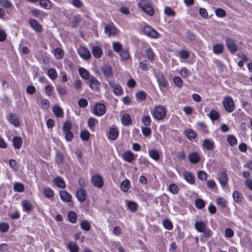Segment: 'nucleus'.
<instances>
[{
  "mask_svg": "<svg viewBox=\"0 0 252 252\" xmlns=\"http://www.w3.org/2000/svg\"><path fill=\"white\" fill-rule=\"evenodd\" d=\"M142 10L149 16H153L154 14V9L149 0H141L138 3Z\"/></svg>",
  "mask_w": 252,
  "mask_h": 252,
  "instance_id": "f257e3e1",
  "label": "nucleus"
},
{
  "mask_svg": "<svg viewBox=\"0 0 252 252\" xmlns=\"http://www.w3.org/2000/svg\"><path fill=\"white\" fill-rule=\"evenodd\" d=\"M166 110L162 106H158L156 107L152 113L153 117L158 120H162L165 116Z\"/></svg>",
  "mask_w": 252,
  "mask_h": 252,
  "instance_id": "f03ea898",
  "label": "nucleus"
},
{
  "mask_svg": "<svg viewBox=\"0 0 252 252\" xmlns=\"http://www.w3.org/2000/svg\"><path fill=\"white\" fill-rule=\"evenodd\" d=\"M223 104L226 111L229 113L233 112L234 110V102L232 98L228 96L224 98Z\"/></svg>",
  "mask_w": 252,
  "mask_h": 252,
  "instance_id": "7ed1b4c3",
  "label": "nucleus"
},
{
  "mask_svg": "<svg viewBox=\"0 0 252 252\" xmlns=\"http://www.w3.org/2000/svg\"><path fill=\"white\" fill-rule=\"evenodd\" d=\"M143 32L146 35L151 38H157L158 36V33L157 31L149 26L144 27Z\"/></svg>",
  "mask_w": 252,
  "mask_h": 252,
  "instance_id": "20e7f679",
  "label": "nucleus"
},
{
  "mask_svg": "<svg viewBox=\"0 0 252 252\" xmlns=\"http://www.w3.org/2000/svg\"><path fill=\"white\" fill-rule=\"evenodd\" d=\"M106 112L105 106L102 103L96 104L93 110L94 114L97 116H101Z\"/></svg>",
  "mask_w": 252,
  "mask_h": 252,
  "instance_id": "39448f33",
  "label": "nucleus"
},
{
  "mask_svg": "<svg viewBox=\"0 0 252 252\" xmlns=\"http://www.w3.org/2000/svg\"><path fill=\"white\" fill-rule=\"evenodd\" d=\"M109 84L113 89V92L115 95H121L122 94L123 89L119 84L115 83L114 81H109Z\"/></svg>",
  "mask_w": 252,
  "mask_h": 252,
  "instance_id": "423d86ee",
  "label": "nucleus"
},
{
  "mask_svg": "<svg viewBox=\"0 0 252 252\" xmlns=\"http://www.w3.org/2000/svg\"><path fill=\"white\" fill-rule=\"evenodd\" d=\"M91 180L93 185L97 188H101L103 186V179L102 177L98 175L93 176Z\"/></svg>",
  "mask_w": 252,
  "mask_h": 252,
  "instance_id": "0eeeda50",
  "label": "nucleus"
},
{
  "mask_svg": "<svg viewBox=\"0 0 252 252\" xmlns=\"http://www.w3.org/2000/svg\"><path fill=\"white\" fill-rule=\"evenodd\" d=\"M117 32V29L112 24H107L105 26L104 32L108 36L115 35Z\"/></svg>",
  "mask_w": 252,
  "mask_h": 252,
  "instance_id": "6e6552de",
  "label": "nucleus"
},
{
  "mask_svg": "<svg viewBox=\"0 0 252 252\" xmlns=\"http://www.w3.org/2000/svg\"><path fill=\"white\" fill-rule=\"evenodd\" d=\"M225 42L226 45L230 52L233 53L237 51V46L232 39L227 37L225 40Z\"/></svg>",
  "mask_w": 252,
  "mask_h": 252,
  "instance_id": "1a4fd4ad",
  "label": "nucleus"
},
{
  "mask_svg": "<svg viewBox=\"0 0 252 252\" xmlns=\"http://www.w3.org/2000/svg\"><path fill=\"white\" fill-rule=\"evenodd\" d=\"M218 179L222 187H225L227 185L228 179L226 171H224L223 169L222 171H221V173L218 175Z\"/></svg>",
  "mask_w": 252,
  "mask_h": 252,
  "instance_id": "9d476101",
  "label": "nucleus"
},
{
  "mask_svg": "<svg viewBox=\"0 0 252 252\" xmlns=\"http://www.w3.org/2000/svg\"><path fill=\"white\" fill-rule=\"evenodd\" d=\"M202 147L207 151H212L215 148V143L212 140L207 138L203 140Z\"/></svg>",
  "mask_w": 252,
  "mask_h": 252,
  "instance_id": "9b49d317",
  "label": "nucleus"
},
{
  "mask_svg": "<svg viewBox=\"0 0 252 252\" xmlns=\"http://www.w3.org/2000/svg\"><path fill=\"white\" fill-rule=\"evenodd\" d=\"M29 24L31 27L37 32H41L42 31V26L34 19H31L29 20Z\"/></svg>",
  "mask_w": 252,
  "mask_h": 252,
  "instance_id": "f8f14e48",
  "label": "nucleus"
},
{
  "mask_svg": "<svg viewBox=\"0 0 252 252\" xmlns=\"http://www.w3.org/2000/svg\"><path fill=\"white\" fill-rule=\"evenodd\" d=\"M101 70L105 77H110L112 75L113 69L108 64H104L101 66Z\"/></svg>",
  "mask_w": 252,
  "mask_h": 252,
  "instance_id": "ddd939ff",
  "label": "nucleus"
},
{
  "mask_svg": "<svg viewBox=\"0 0 252 252\" xmlns=\"http://www.w3.org/2000/svg\"><path fill=\"white\" fill-rule=\"evenodd\" d=\"M78 53L80 56L85 60L89 59L91 56L90 51L85 47H81L79 48Z\"/></svg>",
  "mask_w": 252,
  "mask_h": 252,
  "instance_id": "4468645a",
  "label": "nucleus"
},
{
  "mask_svg": "<svg viewBox=\"0 0 252 252\" xmlns=\"http://www.w3.org/2000/svg\"><path fill=\"white\" fill-rule=\"evenodd\" d=\"M89 86L93 90H97L100 85V82L94 77L91 76L88 81Z\"/></svg>",
  "mask_w": 252,
  "mask_h": 252,
  "instance_id": "2eb2a0df",
  "label": "nucleus"
},
{
  "mask_svg": "<svg viewBox=\"0 0 252 252\" xmlns=\"http://www.w3.org/2000/svg\"><path fill=\"white\" fill-rule=\"evenodd\" d=\"M76 197L80 202H82L84 201L87 197L86 191L81 188L79 189L76 191Z\"/></svg>",
  "mask_w": 252,
  "mask_h": 252,
  "instance_id": "dca6fc26",
  "label": "nucleus"
},
{
  "mask_svg": "<svg viewBox=\"0 0 252 252\" xmlns=\"http://www.w3.org/2000/svg\"><path fill=\"white\" fill-rule=\"evenodd\" d=\"M122 158L124 160L128 162H131L135 158L134 154L130 151L124 152Z\"/></svg>",
  "mask_w": 252,
  "mask_h": 252,
  "instance_id": "f3484780",
  "label": "nucleus"
},
{
  "mask_svg": "<svg viewBox=\"0 0 252 252\" xmlns=\"http://www.w3.org/2000/svg\"><path fill=\"white\" fill-rule=\"evenodd\" d=\"M189 159L192 164H196L200 160V157L197 152H192L189 155Z\"/></svg>",
  "mask_w": 252,
  "mask_h": 252,
  "instance_id": "a211bd4d",
  "label": "nucleus"
},
{
  "mask_svg": "<svg viewBox=\"0 0 252 252\" xmlns=\"http://www.w3.org/2000/svg\"><path fill=\"white\" fill-rule=\"evenodd\" d=\"M60 196L63 201L66 202L71 201L72 198L71 195L68 192L64 190L60 191Z\"/></svg>",
  "mask_w": 252,
  "mask_h": 252,
  "instance_id": "6ab92c4d",
  "label": "nucleus"
},
{
  "mask_svg": "<svg viewBox=\"0 0 252 252\" xmlns=\"http://www.w3.org/2000/svg\"><path fill=\"white\" fill-rule=\"evenodd\" d=\"M118 130L115 127L110 128L108 132V138L110 140H116L118 136Z\"/></svg>",
  "mask_w": 252,
  "mask_h": 252,
  "instance_id": "aec40b11",
  "label": "nucleus"
},
{
  "mask_svg": "<svg viewBox=\"0 0 252 252\" xmlns=\"http://www.w3.org/2000/svg\"><path fill=\"white\" fill-rule=\"evenodd\" d=\"M92 53L94 58L98 59L101 57L102 51L99 47L95 46L92 48Z\"/></svg>",
  "mask_w": 252,
  "mask_h": 252,
  "instance_id": "412c9836",
  "label": "nucleus"
},
{
  "mask_svg": "<svg viewBox=\"0 0 252 252\" xmlns=\"http://www.w3.org/2000/svg\"><path fill=\"white\" fill-rule=\"evenodd\" d=\"M38 1L40 6L46 9H51L52 7V3L49 0H39Z\"/></svg>",
  "mask_w": 252,
  "mask_h": 252,
  "instance_id": "4be33fe9",
  "label": "nucleus"
},
{
  "mask_svg": "<svg viewBox=\"0 0 252 252\" xmlns=\"http://www.w3.org/2000/svg\"><path fill=\"white\" fill-rule=\"evenodd\" d=\"M121 122L125 126H129L132 124L130 115L128 114H124L121 117Z\"/></svg>",
  "mask_w": 252,
  "mask_h": 252,
  "instance_id": "5701e85b",
  "label": "nucleus"
},
{
  "mask_svg": "<svg viewBox=\"0 0 252 252\" xmlns=\"http://www.w3.org/2000/svg\"><path fill=\"white\" fill-rule=\"evenodd\" d=\"M53 182L56 186L60 188L64 189L65 187V184L63 180L60 177L55 178Z\"/></svg>",
  "mask_w": 252,
  "mask_h": 252,
  "instance_id": "b1692460",
  "label": "nucleus"
},
{
  "mask_svg": "<svg viewBox=\"0 0 252 252\" xmlns=\"http://www.w3.org/2000/svg\"><path fill=\"white\" fill-rule=\"evenodd\" d=\"M194 226L196 230L199 232H204L206 228V224L202 221L196 222Z\"/></svg>",
  "mask_w": 252,
  "mask_h": 252,
  "instance_id": "393cba45",
  "label": "nucleus"
},
{
  "mask_svg": "<svg viewBox=\"0 0 252 252\" xmlns=\"http://www.w3.org/2000/svg\"><path fill=\"white\" fill-rule=\"evenodd\" d=\"M183 176L186 181L190 184L194 183V179L192 174L188 171H185L183 173Z\"/></svg>",
  "mask_w": 252,
  "mask_h": 252,
  "instance_id": "a878e982",
  "label": "nucleus"
},
{
  "mask_svg": "<svg viewBox=\"0 0 252 252\" xmlns=\"http://www.w3.org/2000/svg\"><path fill=\"white\" fill-rule=\"evenodd\" d=\"M8 121L15 126H19V122L18 118L17 116L14 114L11 113L9 115Z\"/></svg>",
  "mask_w": 252,
  "mask_h": 252,
  "instance_id": "bb28decb",
  "label": "nucleus"
},
{
  "mask_svg": "<svg viewBox=\"0 0 252 252\" xmlns=\"http://www.w3.org/2000/svg\"><path fill=\"white\" fill-rule=\"evenodd\" d=\"M224 46L221 44H216L213 45V51L216 54H220L223 52Z\"/></svg>",
  "mask_w": 252,
  "mask_h": 252,
  "instance_id": "cd10ccee",
  "label": "nucleus"
},
{
  "mask_svg": "<svg viewBox=\"0 0 252 252\" xmlns=\"http://www.w3.org/2000/svg\"><path fill=\"white\" fill-rule=\"evenodd\" d=\"M53 111L57 117L62 118L63 117V112L62 109L58 105H56L53 107Z\"/></svg>",
  "mask_w": 252,
  "mask_h": 252,
  "instance_id": "c85d7f7f",
  "label": "nucleus"
},
{
  "mask_svg": "<svg viewBox=\"0 0 252 252\" xmlns=\"http://www.w3.org/2000/svg\"><path fill=\"white\" fill-rule=\"evenodd\" d=\"M157 81L160 87H165L167 85V82L162 74H158L157 77Z\"/></svg>",
  "mask_w": 252,
  "mask_h": 252,
  "instance_id": "c756f323",
  "label": "nucleus"
},
{
  "mask_svg": "<svg viewBox=\"0 0 252 252\" xmlns=\"http://www.w3.org/2000/svg\"><path fill=\"white\" fill-rule=\"evenodd\" d=\"M13 144L15 148L19 149H20L22 144V140L20 137H14L13 138Z\"/></svg>",
  "mask_w": 252,
  "mask_h": 252,
  "instance_id": "7c9ffc66",
  "label": "nucleus"
},
{
  "mask_svg": "<svg viewBox=\"0 0 252 252\" xmlns=\"http://www.w3.org/2000/svg\"><path fill=\"white\" fill-rule=\"evenodd\" d=\"M145 54L147 58L150 61H153L155 57V54L153 49L149 47L145 51Z\"/></svg>",
  "mask_w": 252,
  "mask_h": 252,
  "instance_id": "2f4dec72",
  "label": "nucleus"
},
{
  "mask_svg": "<svg viewBox=\"0 0 252 252\" xmlns=\"http://www.w3.org/2000/svg\"><path fill=\"white\" fill-rule=\"evenodd\" d=\"M130 182L128 180L126 179L121 184V189L124 192H127L130 187Z\"/></svg>",
  "mask_w": 252,
  "mask_h": 252,
  "instance_id": "473e14b6",
  "label": "nucleus"
},
{
  "mask_svg": "<svg viewBox=\"0 0 252 252\" xmlns=\"http://www.w3.org/2000/svg\"><path fill=\"white\" fill-rule=\"evenodd\" d=\"M185 134L187 137L191 141L194 140L196 136L195 132L190 129H187L185 131Z\"/></svg>",
  "mask_w": 252,
  "mask_h": 252,
  "instance_id": "72a5a7b5",
  "label": "nucleus"
},
{
  "mask_svg": "<svg viewBox=\"0 0 252 252\" xmlns=\"http://www.w3.org/2000/svg\"><path fill=\"white\" fill-rule=\"evenodd\" d=\"M80 76L85 80L90 79V76L88 72L84 68L80 67L78 69Z\"/></svg>",
  "mask_w": 252,
  "mask_h": 252,
  "instance_id": "f704fd0d",
  "label": "nucleus"
},
{
  "mask_svg": "<svg viewBox=\"0 0 252 252\" xmlns=\"http://www.w3.org/2000/svg\"><path fill=\"white\" fill-rule=\"evenodd\" d=\"M22 206L25 212L30 211L32 208V205L29 201L24 200L22 202Z\"/></svg>",
  "mask_w": 252,
  "mask_h": 252,
  "instance_id": "c9c22d12",
  "label": "nucleus"
},
{
  "mask_svg": "<svg viewBox=\"0 0 252 252\" xmlns=\"http://www.w3.org/2000/svg\"><path fill=\"white\" fill-rule=\"evenodd\" d=\"M54 54L57 59H62L64 55V52L63 49L60 48H56L54 50Z\"/></svg>",
  "mask_w": 252,
  "mask_h": 252,
  "instance_id": "e433bc0d",
  "label": "nucleus"
},
{
  "mask_svg": "<svg viewBox=\"0 0 252 252\" xmlns=\"http://www.w3.org/2000/svg\"><path fill=\"white\" fill-rule=\"evenodd\" d=\"M149 156L155 160H158L159 158V155L158 151L156 150H151L149 151Z\"/></svg>",
  "mask_w": 252,
  "mask_h": 252,
  "instance_id": "4c0bfd02",
  "label": "nucleus"
},
{
  "mask_svg": "<svg viewBox=\"0 0 252 252\" xmlns=\"http://www.w3.org/2000/svg\"><path fill=\"white\" fill-rule=\"evenodd\" d=\"M67 248L71 252H78L79 249V247L77 245L73 242H69L68 244Z\"/></svg>",
  "mask_w": 252,
  "mask_h": 252,
  "instance_id": "58836bf2",
  "label": "nucleus"
},
{
  "mask_svg": "<svg viewBox=\"0 0 252 252\" xmlns=\"http://www.w3.org/2000/svg\"><path fill=\"white\" fill-rule=\"evenodd\" d=\"M44 195L48 198H52L54 195V192L53 190L49 187H47L43 189Z\"/></svg>",
  "mask_w": 252,
  "mask_h": 252,
  "instance_id": "ea45409f",
  "label": "nucleus"
},
{
  "mask_svg": "<svg viewBox=\"0 0 252 252\" xmlns=\"http://www.w3.org/2000/svg\"><path fill=\"white\" fill-rule=\"evenodd\" d=\"M227 141L229 144L231 146H234L237 143V139L233 135L228 136L227 138Z\"/></svg>",
  "mask_w": 252,
  "mask_h": 252,
  "instance_id": "a19ab883",
  "label": "nucleus"
},
{
  "mask_svg": "<svg viewBox=\"0 0 252 252\" xmlns=\"http://www.w3.org/2000/svg\"><path fill=\"white\" fill-rule=\"evenodd\" d=\"M233 197L235 202L240 203L242 201V195L238 191H235L233 193Z\"/></svg>",
  "mask_w": 252,
  "mask_h": 252,
  "instance_id": "79ce46f5",
  "label": "nucleus"
},
{
  "mask_svg": "<svg viewBox=\"0 0 252 252\" xmlns=\"http://www.w3.org/2000/svg\"><path fill=\"white\" fill-rule=\"evenodd\" d=\"M98 123L97 120L94 118H90L88 120V126L91 129H94V126Z\"/></svg>",
  "mask_w": 252,
  "mask_h": 252,
  "instance_id": "37998d69",
  "label": "nucleus"
},
{
  "mask_svg": "<svg viewBox=\"0 0 252 252\" xmlns=\"http://www.w3.org/2000/svg\"><path fill=\"white\" fill-rule=\"evenodd\" d=\"M178 55L179 58L181 59L186 60L188 59L189 57V53L187 50H182L180 51L178 53Z\"/></svg>",
  "mask_w": 252,
  "mask_h": 252,
  "instance_id": "c03bdc74",
  "label": "nucleus"
},
{
  "mask_svg": "<svg viewBox=\"0 0 252 252\" xmlns=\"http://www.w3.org/2000/svg\"><path fill=\"white\" fill-rule=\"evenodd\" d=\"M209 116L212 121H215L219 118L220 114L215 110H212L209 114Z\"/></svg>",
  "mask_w": 252,
  "mask_h": 252,
  "instance_id": "a18cd8bd",
  "label": "nucleus"
},
{
  "mask_svg": "<svg viewBox=\"0 0 252 252\" xmlns=\"http://www.w3.org/2000/svg\"><path fill=\"white\" fill-rule=\"evenodd\" d=\"M180 74L183 78H187L190 75V71L187 68L183 67L180 70Z\"/></svg>",
  "mask_w": 252,
  "mask_h": 252,
  "instance_id": "49530a36",
  "label": "nucleus"
},
{
  "mask_svg": "<svg viewBox=\"0 0 252 252\" xmlns=\"http://www.w3.org/2000/svg\"><path fill=\"white\" fill-rule=\"evenodd\" d=\"M9 165L12 169L14 171H17L18 169V165L17 161L13 159L9 160Z\"/></svg>",
  "mask_w": 252,
  "mask_h": 252,
  "instance_id": "de8ad7c7",
  "label": "nucleus"
},
{
  "mask_svg": "<svg viewBox=\"0 0 252 252\" xmlns=\"http://www.w3.org/2000/svg\"><path fill=\"white\" fill-rule=\"evenodd\" d=\"M215 14L218 17L222 18L225 16L226 12L224 9L218 8L215 10Z\"/></svg>",
  "mask_w": 252,
  "mask_h": 252,
  "instance_id": "09e8293b",
  "label": "nucleus"
},
{
  "mask_svg": "<svg viewBox=\"0 0 252 252\" xmlns=\"http://www.w3.org/2000/svg\"><path fill=\"white\" fill-rule=\"evenodd\" d=\"M14 189L16 191L22 192L24 191L25 188L23 184L17 183L14 184Z\"/></svg>",
  "mask_w": 252,
  "mask_h": 252,
  "instance_id": "8fccbe9b",
  "label": "nucleus"
},
{
  "mask_svg": "<svg viewBox=\"0 0 252 252\" xmlns=\"http://www.w3.org/2000/svg\"><path fill=\"white\" fill-rule=\"evenodd\" d=\"M68 218L70 222L75 223L77 221V215L73 212H69L68 214Z\"/></svg>",
  "mask_w": 252,
  "mask_h": 252,
  "instance_id": "3c124183",
  "label": "nucleus"
},
{
  "mask_svg": "<svg viewBox=\"0 0 252 252\" xmlns=\"http://www.w3.org/2000/svg\"><path fill=\"white\" fill-rule=\"evenodd\" d=\"M48 75L52 80H54L57 77V72L54 68H51L48 70Z\"/></svg>",
  "mask_w": 252,
  "mask_h": 252,
  "instance_id": "603ef678",
  "label": "nucleus"
},
{
  "mask_svg": "<svg viewBox=\"0 0 252 252\" xmlns=\"http://www.w3.org/2000/svg\"><path fill=\"white\" fill-rule=\"evenodd\" d=\"M169 190L173 194H176L179 192V188L175 184H172L169 187Z\"/></svg>",
  "mask_w": 252,
  "mask_h": 252,
  "instance_id": "864d4df0",
  "label": "nucleus"
},
{
  "mask_svg": "<svg viewBox=\"0 0 252 252\" xmlns=\"http://www.w3.org/2000/svg\"><path fill=\"white\" fill-rule=\"evenodd\" d=\"M80 225L81 228L85 231H89L90 229V224L86 220H83Z\"/></svg>",
  "mask_w": 252,
  "mask_h": 252,
  "instance_id": "5fc2aeb1",
  "label": "nucleus"
},
{
  "mask_svg": "<svg viewBox=\"0 0 252 252\" xmlns=\"http://www.w3.org/2000/svg\"><path fill=\"white\" fill-rule=\"evenodd\" d=\"M128 209L132 212H134L137 210V205L136 203L128 201L127 203Z\"/></svg>",
  "mask_w": 252,
  "mask_h": 252,
  "instance_id": "6e6d98bb",
  "label": "nucleus"
},
{
  "mask_svg": "<svg viewBox=\"0 0 252 252\" xmlns=\"http://www.w3.org/2000/svg\"><path fill=\"white\" fill-rule=\"evenodd\" d=\"M90 134L87 130H83L81 131L80 134V137L81 139L84 141H87L90 138Z\"/></svg>",
  "mask_w": 252,
  "mask_h": 252,
  "instance_id": "4d7b16f0",
  "label": "nucleus"
},
{
  "mask_svg": "<svg viewBox=\"0 0 252 252\" xmlns=\"http://www.w3.org/2000/svg\"><path fill=\"white\" fill-rule=\"evenodd\" d=\"M195 206L198 209H202L205 206V202L202 199H197L195 200Z\"/></svg>",
  "mask_w": 252,
  "mask_h": 252,
  "instance_id": "13d9d810",
  "label": "nucleus"
},
{
  "mask_svg": "<svg viewBox=\"0 0 252 252\" xmlns=\"http://www.w3.org/2000/svg\"><path fill=\"white\" fill-rule=\"evenodd\" d=\"M207 175L206 173L203 171H199L197 173V177L198 178L202 181H205L206 180Z\"/></svg>",
  "mask_w": 252,
  "mask_h": 252,
  "instance_id": "bf43d9fd",
  "label": "nucleus"
},
{
  "mask_svg": "<svg viewBox=\"0 0 252 252\" xmlns=\"http://www.w3.org/2000/svg\"><path fill=\"white\" fill-rule=\"evenodd\" d=\"M146 96V94L144 91H139L136 94V97L137 99L140 100H144L145 99Z\"/></svg>",
  "mask_w": 252,
  "mask_h": 252,
  "instance_id": "052dcab7",
  "label": "nucleus"
},
{
  "mask_svg": "<svg viewBox=\"0 0 252 252\" xmlns=\"http://www.w3.org/2000/svg\"><path fill=\"white\" fill-rule=\"evenodd\" d=\"M163 225L165 228L167 230H171L173 228V225L171 221L165 220L163 221Z\"/></svg>",
  "mask_w": 252,
  "mask_h": 252,
  "instance_id": "680f3d73",
  "label": "nucleus"
},
{
  "mask_svg": "<svg viewBox=\"0 0 252 252\" xmlns=\"http://www.w3.org/2000/svg\"><path fill=\"white\" fill-rule=\"evenodd\" d=\"M142 122L145 126H150L151 119L149 116H145L142 118Z\"/></svg>",
  "mask_w": 252,
  "mask_h": 252,
  "instance_id": "e2e57ef3",
  "label": "nucleus"
},
{
  "mask_svg": "<svg viewBox=\"0 0 252 252\" xmlns=\"http://www.w3.org/2000/svg\"><path fill=\"white\" fill-rule=\"evenodd\" d=\"M140 67L144 70H147L151 67L146 61H143L140 63Z\"/></svg>",
  "mask_w": 252,
  "mask_h": 252,
  "instance_id": "0e129e2a",
  "label": "nucleus"
},
{
  "mask_svg": "<svg viewBox=\"0 0 252 252\" xmlns=\"http://www.w3.org/2000/svg\"><path fill=\"white\" fill-rule=\"evenodd\" d=\"M122 45L118 42H114L113 44V48L114 50L116 52H120L122 50Z\"/></svg>",
  "mask_w": 252,
  "mask_h": 252,
  "instance_id": "69168bd1",
  "label": "nucleus"
},
{
  "mask_svg": "<svg viewBox=\"0 0 252 252\" xmlns=\"http://www.w3.org/2000/svg\"><path fill=\"white\" fill-rule=\"evenodd\" d=\"M71 124L68 121H66L63 124V132L69 131L71 130Z\"/></svg>",
  "mask_w": 252,
  "mask_h": 252,
  "instance_id": "338daca9",
  "label": "nucleus"
},
{
  "mask_svg": "<svg viewBox=\"0 0 252 252\" xmlns=\"http://www.w3.org/2000/svg\"><path fill=\"white\" fill-rule=\"evenodd\" d=\"M81 21V19L80 16H75L73 18V21L72 22V27L74 28H76L78 27V24Z\"/></svg>",
  "mask_w": 252,
  "mask_h": 252,
  "instance_id": "774afa93",
  "label": "nucleus"
}]
</instances>
